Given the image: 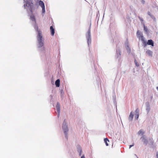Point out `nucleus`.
I'll return each instance as SVG.
<instances>
[{"mask_svg": "<svg viewBox=\"0 0 158 158\" xmlns=\"http://www.w3.org/2000/svg\"><path fill=\"white\" fill-rule=\"evenodd\" d=\"M156 156L157 158H158V152H157L156 153Z\"/></svg>", "mask_w": 158, "mask_h": 158, "instance_id": "nucleus-29", "label": "nucleus"}, {"mask_svg": "<svg viewBox=\"0 0 158 158\" xmlns=\"http://www.w3.org/2000/svg\"><path fill=\"white\" fill-rule=\"evenodd\" d=\"M150 16L153 19H155V18L154 16L152 15H151Z\"/></svg>", "mask_w": 158, "mask_h": 158, "instance_id": "nucleus-22", "label": "nucleus"}, {"mask_svg": "<svg viewBox=\"0 0 158 158\" xmlns=\"http://www.w3.org/2000/svg\"><path fill=\"white\" fill-rule=\"evenodd\" d=\"M24 7L25 9H27V7H28L31 12H32L33 10L35 9V5L32 2L30 1L27 2L26 4L24 5Z\"/></svg>", "mask_w": 158, "mask_h": 158, "instance_id": "nucleus-2", "label": "nucleus"}, {"mask_svg": "<svg viewBox=\"0 0 158 158\" xmlns=\"http://www.w3.org/2000/svg\"><path fill=\"white\" fill-rule=\"evenodd\" d=\"M142 2L143 4H144L145 3V2L144 0H142Z\"/></svg>", "mask_w": 158, "mask_h": 158, "instance_id": "nucleus-27", "label": "nucleus"}, {"mask_svg": "<svg viewBox=\"0 0 158 158\" xmlns=\"http://www.w3.org/2000/svg\"><path fill=\"white\" fill-rule=\"evenodd\" d=\"M139 18L140 19V20L141 21H143V19H142L141 18L139 17Z\"/></svg>", "mask_w": 158, "mask_h": 158, "instance_id": "nucleus-26", "label": "nucleus"}, {"mask_svg": "<svg viewBox=\"0 0 158 158\" xmlns=\"http://www.w3.org/2000/svg\"><path fill=\"white\" fill-rule=\"evenodd\" d=\"M50 30L51 32V34L52 36L54 35L55 33V30L52 26H51L50 27Z\"/></svg>", "mask_w": 158, "mask_h": 158, "instance_id": "nucleus-9", "label": "nucleus"}, {"mask_svg": "<svg viewBox=\"0 0 158 158\" xmlns=\"http://www.w3.org/2000/svg\"><path fill=\"white\" fill-rule=\"evenodd\" d=\"M56 107L58 113L59 114L60 112V105L59 102L57 103Z\"/></svg>", "mask_w": 158, "mask_h": 158, "instance_id": "nucleus-7", "label": "nucleus"}, {"mask_svg": "<svg viewBox=\"0 0 158 158\" xmlns=\"http://www.w3.org/2000/svg\"><path fill=\"white\" fill-rule=\"evenodd\" d=\"M91 25V23L90 24V27L89 30L86 35V38L87 40V43L89 46L91 44V37L90 34V27Z\"/></svg>", "mask_w": 158, "mask_h": 158, "instance_id": "nucleus-3", "label": "nucleus"}, {"mask_svg": "<svg viewBox=\"0 0 158 158\" xmlns=\"http://www.w3.org/2000/svg\"><path fill=\"white\" fill-rule=\"evenodd\" d=\"M30 19L32 21H35V17L34 15H31L30 16Z\"/></svg>", "mask_w": 158, "mask_h": 158, "instance_id": "nucleus-15", "label": "nucleus"}, {"mask_svg": "<svg viewBox=\"0 0 158 158\" xmlns=\"http://www.w3.org/2000/svg\"><path fill=\"white\" fill-rule=\"evenodd\" d=\"M148 44V45H151L152 46H154V43L153 42L152 40H148L147 42Z\"/></svg>", "mask_w": 158, "mask_h": 158, "instance_id": "nucleus-8", "label": "nucleus"}, {"mask_svg": "<svg viewBox=\"0 0 158 158\" xmlns=\"http://www.w3.org/2000/svg\"><path fill=\"white\" fill-rule=\"evenodd\" d=\"M135 117H136V119H137L139 117V109L138 108H137L135 111Z\"/></svg>", "mask_w": 158, "mask_h": 158, "instance_id": "nucleus-10", "label": "nucleus"}, {"mask_svg": "<svg viewBox=\"0 0 158 158\" xmlns=\"http://www.w3.org/2000/svg\"><path fill=\"white\" fill-rule=\"evenodd\" d=\"M141 138H142L143 139V142L144 143L147 144L148 143V141L147 140V139L144 137V136H143L141 137Z\"/></svg>", "mask_w": 158, "mask_h": 158, "instance_id": "nucleus-13", "label": "nucleus"}, {"mask_svg": "<svg viewBox=\"0 0 158 158\" xmlns=\"http://www.w3.org/2000/svg\"><path fill=\"white\" fill-rule=\"evenodd\" d=\"M137 35L139 39H140L142 41L145 40L144 37L139 31H138L137 32Z\"/></svg>", "mask_w": 158, "mask_h": 158, "instance_id": "nucleus-5", "label": "nucleus"}, {"mask_svg": "<svg viewBox=\"0 0 158 158\" xmlns=\"http://www.w3.org/2000/svg\"><path fill=\"white\" fill-rule=\"evenodd\" d=\"M150 16L153 19H155V18L154 16L152 15H151Z\"/></svg>", "mask_w": 158, "mask_h": 158, "instance_id": "nucleus-23", "label": "nucleus"}, {"mask_svg": "<svg viewBox=\"0 0 158 158\" xmlns=\"http://www.w3.org/2000/svg\"><path fill=\"white\" fill-rule=\"evenodd\" d=\"M104 141L105 143V144H106V146H108L109 145H108V144L107 142H109V141L108 140V139L107 138H105L104 139Z\"/></svg>", "mask_w": 158, "mask_h": 158, "instance_id": "nucleus-14", "label": "nucleus"}, {"mask_svg": "<svg viewBox=\"0 0 158 158\" xmlns=\"http://www.w3.org/2000/svg\"><path fill=\"white\" fill-rule=\"evenodd\" d=\"M146 53L149 56H152V52L150 50H148L146 52Z\"/></svg>", "mask_w": 158, "mask_h": 158, "instance_id": "nucleus-12", "label": "nucleus"}, {"mask_svg": "<svg viewBox=\"0 0 158 158\" xmlns=\"http://www.w3.org/2000/svg\"><path fill=\"white\" fill-rule=\"evenodd\" d=\"M65 121V120H64V123L63 124L62 127L64 131V133L66 135V136L67 137V133L69 129L67 126L66 124V123H64Z\"/></svg>", "mask_w": 158, "mask_h": 158, "instance_id": "nucleus-4", "label": "nucleus"}, {"mask_svg": "<svg viewBox=\"0 0 158 158\" xmlns=\"http://www.w3.org/2000/svg\"><path fill=\"white\" fill-rule=\"evenodd\" d=\"M144 133V132L143 131L142 129H140L138 132V134L139 135H143Z\"/></svg>", "mask_w": 158, "mask_h": 158, "instance_id": "nucleus-17", "label": "nucleus"}, {"mask_svg": "<svg viewBox=\"0 0 158 158\" xmlns=\"http://www.w3.org/2000/svg\"><path fill=\"white\" fill-rule=\"evenodd\" d=\"M135 64L136 66H139V64L138 63H137V61L136 60H135Z\"/></svg>", "mask_w": 158, "mask_h": 158, "instance_id": "nucleus-20", "label": "nucleus"}, {"mask_svg": "<svg viewBox=\"0 0 158 158\" xmlns=\"http://www.w3.org/2000/svg\"><path fill=\"white\" fill-rule=\"evenodd\" d=\"M134 145V143H133V144L132 145H130V146H129V148H131V147L133 146Z\"/></svg>", "mask_w": 158, "mask_h": 158, "instance_id": "nucleus-24", "label": "nucleus"}, {"mask_svg": "<svg viewBox=\"0 0 158 158\" xmlns=\"http://www.w3.org/2000/svg\"><path fill=\"white\" fill-rule=\"evenodd\" d=\"M78 152L79 153L80 156H81V155L82 154V150L81 147H79L78 150Z\"/></svg>", "mask_w": 158, "mask_h": 158, "instance_id": "nucleus-16", "label": "nucleus"}, {"mask_svg": "<svg viewBox=\"0 0 158 158\" xmlns=\"http://www.w3.org/2000/svg\"><path fill=\"white\" fill-rule=\"evenodd\" d=\"M133 116L134 114H132V113L131 112L129 117V119H130L131 120H132L133 118Z\"/></svg>", "mask_w": 158, "mask_h": 158, "instance_id": "nucleus-18", "label": "nucleus"}, {"mask_svg": "<svg viewBox=\"0 0 158 158\" xmlns=\"http://www.w3.org/2000/svg\"><path fill=\"white\" fill-rule=\"evenodd\" d=\"M156 89H157L158 90V87H156Z\"/></svg>", "mask_w": 158, "mask_h": 158, "instance_id": "nucleus-30", "label": "nucleus"}, {"mask_svg": "<svg viewBox=\"0 0 158 158\" xmlns=\"http://www.w3.org/2000/svg\"><path fill=\"white\" fill-rule=\"evenodd\" d=\"M144 29L145 31L147 32L148 31V29L144 25Z\"/></svg>", "mask_w": 158, "mask_h": 158, "instance_id": "nucleus-21", "label": "nucleus"}, {"mask_svg": "<svg viewBox=\"0 0 158 158\" xmlns=\"http://www.w3.org/2000/svg\"><path fill=\"white\" fill-rule=\"evenodd\" d=\"M39 5L41 6L42 9V12L44 13L45 12V5L43 2L40 0L39 1Z\"/></svg>", "mask_w": 158, "mask_h": 158, "instance_id": "nucleus-6", "label": "nucleus"}, {"mask_svg": "<svg viewBox=\"0 0 158 158\" xmlns=\"http://www.w3.org/2000/svg\"><path fill=\"white\" fill-rule=\"evenodd\" d=\"M55 85L57 87H59L60 85V80L59 79L55 81Z\"/></svg>", "mask_w": 158, "mask_h": 158, "instance_id": "nucleus-11", "label": "nucleus"}, {"mask_svg": "<svg viewBox=\"0 0 158 158\" xmlns=\"http://www.w3.org/2000/svg\"><path fill=\"white\" fill-rule=\"evenodd\" d=\"M148 15H149L150 16L151 15H152L150 12L149 11L148 12Z\"/></svg>", "mask_w": 158, "mask_h": 158, "instance_id": "nucleus-25", "label": "nucleus"}, {"mask_svg": "<svg viewBox=\"0 0 158 158\" xmlns=\"http://www.w3.org/2000/svg\"><path fill=\"white\" fill-rule=\"evenodd\" d=\"M81 158H85V156L83 155L81 157Z\"/></svg>", "mask_w": 158, "mask_h": 158, "instance_id": "nucleus-28", "label": "nucleus"}, {"mask_svg": "<svg viewBox=\"0 0 158 158\" xmlns=\"http://www.w3.org/2000/svg\"><path fill=\"white\" fill-rule=\"evenodd\" d=\"M36 30L38 32L37 38L38 42L39 47H42L44 44V38H43L42 35L41 31L38 30V27H37Z\"/></svg>", "mask_w": 158, "mask_h": 158, "instance_id": "nucleus-1", "label": "nucleus"}, {"mask_svg": "<svg viewBox=\"0 0 158 158\" xmlns=\"http://www.w3.org/2000/svg\"><path fill=\"white\" fill-rule=\"evenodd\" d=\"M143 43V44L144 45V46H146L148 44V43L146 42L144 40V41H142Z\"/></svg>", "mask_w": 158, "mask_h": 158, "instance_id": "nucleus-19", "label": "nucleus"}]
</instances>
